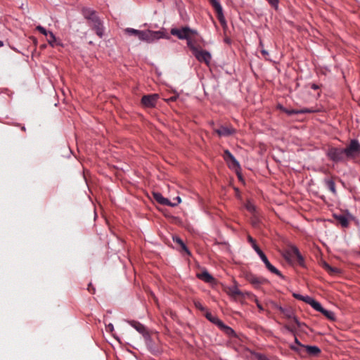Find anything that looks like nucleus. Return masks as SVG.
<instances>
[{"mask_svg":"<svg viewBox=\"0 0 360 360\" xmlns=\"http://www.w3.org/2000/svg\"><path fill=\"white\" fill-rule=\"evenodd\" d=\"M326 155L329 160L335 163L345 162L360 155V143L357 140L352 139L346 148L330 147Z\"/></svg>","mask_w":360,"mask_h":360,"instance_id":"nucleus-1","label":"nucleus"},{"mask_svg":"<svg viewBox=\"0 0 360 360\" xmlns=\"http://www.w3.org/2000/svg\"><path fill=\"white\" fill-rule=\"evenodd\" d=\"M84 17L88 20V24L95 30L99 37L103 35V27L101 21L96 15V12L91 8H84L82 9Z\"/></svg>","mask_w":360,"mask_h":360,"instance_id":"nucleus-2","label":"nucleus"},{"mask_svg":"<svg viewBox=\"0 0 360 360\" xmlns=\"http://www.w3.org/2000/svg\"><path fill=\"white\" fill-rule=\"evenodd\" d=\"M170 32L172 35L177 37L179 39H186L187 45L189 48L194 44L193 37L198 34L196 30H192L188 27H183L180 29L172 28Z\"/></svg>","mask_w":360,"mask_h":360,"instance_id":"nucleus-3","label":"nucleus"},{"mask_svg":"<svg viewBox=\"0 0 360 360\" xmlns=\"http://www.w3.org/2000/svg\"><path fill=\"white\" fill-rule=\"evenodd\" d=\"M146 345L150 352L153 354H160L161 352L160 347L158 344V339L156 335L152 336L150 333L144 334L143 337Z\"/></svg>","mask_w":360,"mask_h":360,"instance_id":"nucleus-4","label":"nucleus"},{"mask_svg":"<svg viewBox=\"0 0 360 360\" xmlns=\"http://www.w3.org/2000/svg\"><path fill=\"white\" fill-rule=\"evenodd\" d=\"M190 49L192 51L193 54L195 56V57L197 58L198 61L201 63H205L206 65H209L212 56L208 51L198 48L197 46H195V44L192 45L190 47Z\"/></svg>","mask_w":360,"mask_h":360,"instance_id":"nucleus-5","label":"nucleus"},{"mask_svg":"<svg viewBox=\"0 0 360 360\" xmlns=\"http://www.w3.org/2000/svg\"><path fill=\"white\" fill-rule=\"evenodd\" d=\"M153 197L154 200L158 203L163 205H168L170 207H174L179 205L181 202L180 197H176L174 199V202H171L167 198H164L160 193L153 192Z\"/></svg>","mask_w":360,"mask_h":360,"instance_id":"nucleus-6","label":"nucleus"},{"mask_svg":"<svg viewBox=\"0 0 360 360\" xmlns=\"http://www.w3.org/2000/svg\"><path fill=\"white\" fill-rule=\"evenodd\" d=\"M161 37V33L160 32H154L150 30L141 31L139 39L142 41L147 42H152L155 39Z\"/></svg>","mask_w":360,"mask_h":360,"instance_id":"nucleus-7","label":"nucleus"},{"mask_svg":"<svg viewBox=\"0 0 360 360\" xmlns=\"http://www.w3.org/2000/svg\"><path fill=\"white\" fill-rule=\"evenodd\" d=\"M245 279L255 288H259L261 285L268 283V281L262 277L257 276L252 274H247Z\"/></svg>","mask_w":360,"mask_h":360,"instance_id":"nucleus-8","label":"nucleus"},{"mask_svg":"<svg viewBox=\"0 0 360 360\" xmlns=\"http://www.w3.org/2000/svg\"><path fill=\"white\" fill-rule=\"evenodd\" d=\"M289 259L296 262L300 266H304V261L303 257L301 255L299 250L296 247H292L288 253Z\"/></svg>","mask_w":360,"mask_h":360,"instance_id":"nucleus-9","label":"nucleus"},{"mask_svg":"<svg viewBox=\"0 0 360 360\" xmlns=\"http://www.w3.org/2000/svg\"><path fill=\"white\" fill-rule=\"evenodd\" d=\"M158 98V95L156 94L145 95L141 98V103L145 107L153 108L155 105Z\"/></svg>","mask_w":360,"mask_h":360,"instance_id":"nucleus-10","label":"nucleus"},{"mask_svg":"<svg viewBox=\"0 0 360 360\" xmlns=\"http://www.w3.org/2000/svg\"><path fill=\"white\" fill-rule=\"evenodd\" d=\"M224 160L228 163L229 167L237 169L240 168V165L238 162L236 160L234 156L229 152V150H226L224 151Z\"/></svg>","mask_w":360,"mask_h":360,"instance_id":"nucleus-11","label":"nucleus"},{"mask_svg":"<svg viewBox=\"0 0 360 360\" xmlns=\"http://www.w3.org/2000/svg\"><path fill=\"white\" fill-rule=\"evenodd\" d=\"M259 257L261 258V259L263 261V262L264 263L266 269L271 271V273L273 274H275L279 276H282L281 272L275 267L268 260L266 256L264 255V253L263 252H260L259 254Z\"/></svg>","mask_w":360,"mask_h":360,"instance_id":"nucleus-12","label":"nucleus"},{"mask_svg":"<svg viewBox=\"0 0 360 360\" xmlns=\"http://www.w3.org/2000/svg\"><path fill=\"white\" fill-rule=\"evenodd\" d=\"M219 136H229L236 132V129L232 127L221 126L219 129L214 130Z\"/></svg>","mask_w":360,"mask_h":360,"instance_id":"nucleus-13","label":"nucleus"},{"mask_svg":"<svg viewBox=\"0 0 360 360\" xmlns=\"http://www.w3.org/2000/svg\"><path fill=\"white\" fill-rule=\"evenodd\" d=\"M283 111L289 115H295V114L313 113V112H319L318 110H315L313 108H303L300 110H294V109L288 110V109L284 108Z\"/></svg>","mask_w":360,"mask_h":360,"instance_id":"nucleus-14","label":"nucleus"},{"mask_svg":"<svg viewBox=\"0 0 360 360\" xmlns=\"http://www.w3.org/2000/svg\"><path fill=\"white\" fill-rule=\"evenodd\" d=\"M129 323L144 337V334L149 333L145 326L141 323L135 321H129Z\"/></svg>","mask_w":360,"mask_h":360,"instance_id":"nucleus-15","label":"nucleus"},{"mask_svg":"<svg viewBox=\"0 0 360 360\" xmlns=\"http://www.w3.org/2000/svg\"><path fill=\"white\" fill-rule=\"evenodd\" d=\"M280 311L287 318L289 319H292L293 322L297 326H300V323L297 320V319L293 316L292 312L290 310L283 309L282 307H280L279 309Z\"/></svg>","mask_w":360,"mask_h":360,"instance_id":"nucleus-16","label":"nucleus"},{"mask_svg":"<svg viewBox=\"0 0 360 360\" xmlns=\"http://www.w3.org/2000/svg\"><path fill=\"white\" fill-rule=\"evenodd\" d=\"M324 184L326 187L335 195H337V191L335 188V184L332 178H328L324 179Z\"/></svg>","mask_w":360,"mask_h":360,"instance_id":"nucleus-17","label":"nucleus"},{"mask_svg":"<svg viewBox=\"0 0 360 360\" xmlns=\"http://www.w3.org/2000/svg\"><path fill=\"white\" fill-rule=\"evenodd\" d=\"M198 277L206 283H212L214 281V277L207 271H204L200 274H198Z\"/></svg>","mask_w":360,"mask_h":360,"instance_id":"nucleus-18","label":"nucleus"},{"mask_svg":"<svg viewBox=\"0 0 360 360\" xmlns=\"http://www.w3.org/2000/svg\"><path fill=\"white\" fill-rule=\"evenodd\" d=\"M304 348L307 354L313 356H316L321 352V349L316 346L307 345L304 346Z\"/></svg>","mask_w":360,"mask_h":360,"instance_id":"nucleus-19","label":"nucleus"},{"mask_svg":"<svg viewBox=\"0 0 360 360\" xmlns=\"http://www.w3.org/2000/svg\"><path fill=\"white\" fill-rule=\"evenodd\" d=\"M205 317L212 323L216 324L219 326V325H222V321L219 320L217 316H214L210 312L206 311Z\"/></svg>","mask_w":360,"mask_h":360,"instance_id":"nucleus-20","label":"nucleus"},{"mask_svg":"<svg viewBox=\"0 0 360 360\" xmlns=\"http://www.w3.org/2000/svg\"><path fill=\"white\" fill-rule=\"evenodd\" d=\"M335 219L342 226L347 227L349 226V220L348 218L342 214L335 216Z\"/></svg>","mask_w":360,"mask_h":360,"instance_id":"nucleus-21","label":"nucleus"},{"mask_svg":"<svg viewBox=\"0 0 360 360\" xmlns=\"http://www.w3.org/2000/svg\"><path fill=\"white\" fill-rule=\"evenodd\" d=\"M323 268L328 273L330 274V275H335V274H338L340 272V269H338V268H335V267H333L331 266H330L327 263H324L323 264Z\"/></svg>","mask_w":360,"mask_h":360,"instance_id":"nucleus-22","label":"nucleus"},{"mask_svg":"<svg viewBox=\"0 0 360 360\" xmlns=\"http://www.w3.org/2000/svg\"><path fill=\"white\" fill-rule=\"evenodd\" d=\"M227 293L229 295L234 297H237L242 295V292L236 286H233V287L229 288L227 290Z\"/></svg>","mask_w":360,"mask_h":360,"instance_id":"nucleus-23","label":"nucleus"},{"mask_svg":"<svg viewBox=\"0 0 360 360\" xmlns=\"http://www.w3.org/2000/svg\"><path fill=\"white\" fill-rule=\"evenodd\" d=\"M248 240L258 255L262 252L259 247L257 245L255 240L251 236H248Z\"/></svg>","mask_w":360,"mask_h":360,"instance_id":"nucleus-24","label":"nucleus"},{"mask_svg":"<svg viewBox=\"0 0 360 360\" xmlns=\"http://www.w3.org/2000/svg\"><path fill=\"white\" fill-rule=\"evenodd\" d=\"M215 11H216V13H217V18H218L219 21L220 22V23L221 24V25L222 26L225 25H226V21H225L224 16L223 15L222 7L220 8V11H219V10H215Z\"/></svg>","mask_w":360,"mask_h":360,"instance_id":"nucleus-25","label":"nucleus"},{"mask_svg":"<svg viewBox=\"0 0 360 360\" xmlns=\"http://www.w3.org/2000/svg\"><path fill=\"white\" fill-rule=\"evenodd\" d=\"M215 11H216V13H217V18H218L219 21L220 22V23L221 24V25L222 26L225 25H226V21H225L224 16L223 15L222 7L220 8V11H219V10H215Z\"/></svg>","mask_w":360,"mask_h":360,"instance_id":"nucleus-26","label":"nucleus"},{"mask_svg":"<svg viewBox=\"0 0 360 360\" xmlns=\"http://www.w3.org/2000/svg\"><path fill=\"white\" fill-rule=\"evenodd\" d=\"M219 327L229 335H233L235 333L234 330L231 328L226 326L223 322L222 325H219Z\"/></svg>","mask_w":360,"mask_h":360,"instance_id":"nucleus-27","label":"nucleus"},{"mask_svg":"<svg viewBox=\"0 0 360 360\" xmlns=\"http://www.w3.org/2000/svg\"><path fill=\"white\" fill-rule=\"evenodd\" d=\"M47 37L48 43L51 46H54L56 41L55 35L51 32H49Z\"/></svg>","mask_w":360,"mask_h":360,"instance_id":"nucleus-28","label":"nucleus"},{"mask_svg":"<svg viewBox=\"0 0 360 360\" xmlns=\"http://www.w3.org/2000/svg\"><path fill=\"white\" fill-rule=\"evenodd\" d=\"M321 313H322L329 320H335V314L333 311L323 309Z\"/></svg>","mask_w":360,"mask_h":360,"instance_id":"nucleus-29","label":"nucleus"},{"mask_svg":"<svg viewBox=\"0 0 360 360\" xmlns=\"http://www.w3.org/2000/svg\"><path fill=\"white\" fill-rule=\"evenodd\" d=\"M311 306L317 311L321 312L323 310V307L321 306V304L316 301L315 300L311 303Z\"/></svg>","mask_w":360,"mask_h":360,"instance_id":"nucleus-30","label":"nucleus"},{"mask_svg":"<svg viewBox=\"0 0 360 360\" xmlns=\"http://www.w3.org/2000/svg\"><path fill=\"white\" fill-rule=\"evenodd\" d=\"M311 306L317 311L321 312L323 310V307L321 306V304L316 301L315 300L311 303Z\"/></svg>","mask_w":360,"mask_h":360,"instance_id":"nucleus-31","label":"nucleus"},{"mask_svg":"<svg viewBox=\"0 0 360 360\" xmlns=\"http://www.w3.org/2000/svg\"><path fill=\"white\" fill-rule=\"evenodd\" d=\"M124 32L126 33H127L128 34L135 35V36L138 37V38L139 37V35H140V33H141L140 30H135V29H133V28H127L124 30Z\"/></svg>","mask_w":360,"mask_h":360,"instance_id":"nucleus-32","label":"nucleus"},{"mask_svg":"<svg viewBox=\"0 0 360 360\" xmlns=\"http://www.w3.org/2000/svg\"><path fill=\"white\" fill-rule=\"evenodd\" d=\"M174 241L176 242L177 244H179L182 248V249L184 251H186L188 254H190L187 247L185 245L183 240L180 238L176 237V238H174Z\"/></svg>","mask_w":360,"mask_h":360,"instance_id":"nucleus-33","label":"nucleus"},{"mask_svg":"<svg viewBox=\"0 0 360 360\" xmlns=\"http://www.w3.org/2000/svg\"><path fill=\"white\" fill-rule=\"evenodd\" d=\"M210 4L214 8V10H219L221 8V6L218 0H210Z\"/></svg>","mask_w":360,"mask_h":360,"instance_id":"nucleus-34","label":"nucleus"},{"mask_svg":"<svg viewBox=\"0 0 360 360\" xmlns=\"http://www.w3.org/2000/svg\"><path fill=\"white\" fill-rule=\"evenodd\" d=\"M194 305L198 309L202 311H206V308L199 301H195Z\"/></svg>","mask_w":360,"mask_h":360,"instance_id":"nucleus-35","label":"nucleus"},{"mask_svg":"<svg viewBox=\"0 0 360 360\" xmlns=\"http://www.w3.org/2000/svg\"><path fill=\"white\" fill-rule=\"evenodd\" d=\"M245 207L250 212H254L255 210V205H252L251 202H248L245 205Z\"/></svg>","mask_w":360,"mask_h":360,"instance_id":"nucleus-36","label":"nucleus"},{"mask_svg":"<svg viewBox=\"0 0 360 360\" xmlns=\"http://www.w3.org/2000/svg\"><path fill=\"white\" fill-rule=\"evenodd\" d=\"M37 30L38 31H39V32H40L41 34H43L44 35H45V36H48V33H49V32H47V31L46 30V29H45V28H44L42 26H41V25H38V26L37 27Z\"/></svg>","mask_w":360,"mask_h":360,"instance_id":"nucleus-37","label":"nucleus"},{"mask_svg":"<svg viewBox=\"0 0 360 360\" xmlns=\"http://www.w3.org/2000/svg\"><path fill=\"white\" fill-rule=\"evenodd\" d=\"M271 6H273L275 8H278L279 0H266Z\"/></svg>","mask_w":360,"mask_h":360,"instance_id":"nucleus-38","label":"nucleus"},{"mask_svg":"<svg viewBox=\"0 0 360 360\" xmlns=\"http://www.w3.org/2000/svg\"><path fill=\"white\" fill-rule=\"evenodd\" d=\"M314 300L312 297H309V296H304V297H303V300H302V301H303V302H306V303H307V304H310V305H311V303Z\"/></svg>","mask_w":360,"mask_h":360,"instance_id":"nucleus-39","label":"nucleus"},{"mask_svg":"<svg viewBox=\"0 0 360 360\" xmlns=\"http://www.w3.org/2000/svg\"><path fill=\"white\" fill-rule=\"evenodd\" d=\"M285 328L289 331L291 333L294 334L295 335V326L292 324V325H287L285 326Z\"/></svg>","mask_w":360,"mask_h":360,"instance_id":"nucleus-40","label":"nucleus"},{"mask_svg":"<svg viewBox=\"0 0 360 360\" xmlns=\"http://www.w3.org/2000/svg\"><path fill=\"white\" fill-rule=\"evenodd\" d=\"M87 290H88L90 293H91V294H94V293H95V292H96V289H95V288L93 286V285H92V283H89L88 287H87Z\"/></svg>","mask_w":360,"mask_h":360,"instance_id":"nucleus-41","label":"nucleus"},{"mask_svg":"<svg viewBox=\"0 0 360 360\" xmlns=\"http://www.w3.org/2000/svg\"><path fill=\"white\" fill-rule=\"evenodd\" d=\"M259 46L262 47L261 53H262V56L264 57L268 56L269 53L267 51H266L265 49H263V44H262V41H260V42H259Z\"/></svg>","mask_w":360,"mask_h":360,"instance_id":"nucleus-42","label":"nucleus"},{"mask_svg":"<svg viewBox=\"0 0 360 360\" xmlns=\"http://www.w3.org/2000/svg\"><path fill=\"white\" fill-rule=\"evenodd\" d=\"M292 296H293L295 298H296V299H297V300H302H302H303V297H304L303 295H300V294H297V293H293V294H292Z\"/></svg>","mask_w":360,"mask_h":360,"instance_id":"nucleus-43","label":"nucleus"},{"mask_svg":"<svg viewBox=\"0 0 360 360\" xmlns=\"http://www.w3.org/2000/svg\"><path fill=\"white\" fill-rule=\"evenodd\" d=\"M106 330L108 332H112L113 330H114L113 325L112 323H109L108 325H107L106 326Z\"/></svg>","mask_w":360,"mask_h":360,"instance_id":"nucleus-44","label":"nucleus"},{"mask_svg":"<svg viewBox=\"0 0 360 360\" xmlns=\"http://www.w3.org/2000/svg\"><path fill=\"white\" fill-rule=\"evenodd\" d=\"M311 88L312 89L317 90V89H320V86L316 84H311Z\"/></svg>","mask_w":360,"mask_h":360,"instance_id":"nucleus-45","label":"nucleus"},{"mask_svg":"<svg viewBox=\"0 0 360 360\" xmlns=\"http://www.w3.org/2000/svg\"><path fill=\"white\" fill-rule=\"evenodd\" d=\"M295 342L297 345H299V346H300V347H304V346H305V345H302V344L300 343V342L298 340V339H297L296 337L295 338Z\"/></svg>","mask_w":360,"mask_h":360,"instance_id":"nucleus-46","label":"nucleus"},{"mask_svg":"<svg viewBox=\"0 0 360 360\" xmlns=\"http://www.w3.org/2000/svg\"><path fill=\"white\" fill-rule=\"evenodd\" d=\"M4 46V43L2 41H0V47Z\"/></svg>","mask_w":360,"mask_h":360,"instance_id":"nucleus-47","label":"nucleus"},{"mask_svg":"<svg viewBox=\"0 0 360 360\" xmlns=\"http://www.w3.org/2000/svg\"><path fill=\"white\" fill-rule=\"evenodd\" d=\"M290 348H291L292 349H293V350H297V349H296L295 347H293V346H291V347H290Z\"/></svg>","mask_w":360,"mask_h":360,"instance_id":"nucleus-48","label":"nucleus"},{"mask_svg":"<svg viewBox=\"0 0 360 360\" xmlns=\"http://www.w3.org/2000/svg\"><path fill=\"white\" fill-rule=\"evenodd\" d=\"M257 307L259 308V309H262V307L260 306V304H257Z\"/></svg>","mask_w":360,"mask_h":360,"instance_id":"nucleus-49","label":"nucleus"},{"mask_svg":"<svg viewBox=\"0 0 360 360\" xmlns=\"http://www.w3.org/2000/svg\"><path fill=\"white\" fill-rule=\"evenodd\" d=\"M152 296L153 297V298L155 300V295H153V293H151Z\"/></svg>","mask_w":360,"mask_h":360,"instance_id":"nucleus-50","label":"nucleus"},{"mask_svg":"<svg viewBox=\"0 0 360 360\" xmlns=\"http://www.w3.org/2000/svg\"><path fill=\"white\" fill-rule=\"evenodd\" d=\"M158 1H161L162 0H158Z\"/></svg>","mask_w":360,"mask_h":360,"instance_id":"nucleus-51","label":"nucleus"}]
</instances>
